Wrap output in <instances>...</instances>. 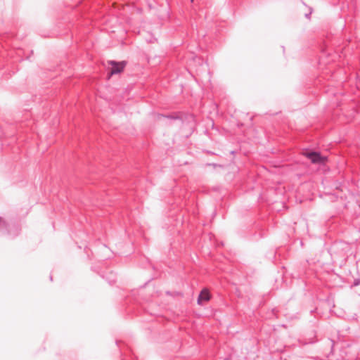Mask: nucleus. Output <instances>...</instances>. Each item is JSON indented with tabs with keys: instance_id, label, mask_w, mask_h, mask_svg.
Returning a JSON list of instances; mask_svg holds the SVG:
<instances>
[{
	"instance_id": "1",
	"label": "nucleus",
	"mask_w": 360,
	"mask_h": 360,
	"mask_svg": "<svg viewBox=\"0 0 360 360\" xmlns=\"http://www.w3.org/2000/svg\"><path fill=\"white\" fill-rule=\"evenodd\" d=\"M21 232L20 224L14 219L7 221L0 217V233L5 235L9 239H14Z\"/></svg>"
},
{
	"instance_id": "2",
	"label": "nucleus",
	"mask_w": 360,
	"mask_h": 360,
	"mask_svg": "<svg viewBox=\"0 0 360 360\" xmlns=\"http://www.w3.org/2000/svg\"><path fill=\"white\" fill-rule=\"evenodd\" d=\"M160 117H165L172 120H180L182 124H184L186 121L191 129L194 128L195 125V116L193 114H186L184 117H181L177 115H165L158 113L157 115V118L160 119Z\"/></svg>"
},
{
	"instance_id": "3",
	"label": "nucleus",
	"mask_w": 360,
	"mask_h": 360,
	"mask_svg": "<svg viewBox=\"0 0 360 360\" xmlns=\"http://www.w3.org/2000/svg\"><path fill=\"white\" fill-rule=\"evenodd\" d=\"M304 156L307 158L311 163L319 165H324L328 160L327 156L323 155L321 152L315 150L305 152Z\"/></svg>"
},
{
	"instance_id": "4",
	"label": "nucleus",
	"mask_w": 360,
	"mask_h": 360,
	"mask_svg": "<svg viewBox=\"0 0 360 360\" xmlns=\"http://www.w3.org/2000/svg\"><path fill=\"white\" fill-rule=\"evenodd\" d=\"M108 64L111 65L112 68L110 71L108 72V79L117 74H120L122 72L127 65V62L125 60L122 61H116V60H108Z\"/></svg>"
},
{
	"instance_id": "5",
	"label": "nucleus",
	"mask_w": 360,
	"mask_h": 360,
	"mask_svg": "<svg viewBox=\"0 0 360 360\" xmlns=\"http://www.w3.org/2000/svg\"><path fill=\"white\" fill-rule=\"evenodd\" d=\"M91 269L98 274L109 285L114 284L117 280V275L112 271L100 272L96 266H91Z\"/></svg>"
},
{
	"instance_id": "6",
	"label": "nucleus",
	"mask_w": 360,
	"mask_h": 360,
	"mask_svg": "<svg viewBox=\"0 0 360 360\" xmlns=\"http://www.w3.org/2000/svg\"><path fill=\"white\" fill-rule=\"evenodd\" d=\"M212 296L209 291V290L206 288H204L200 292L198 298H197V304L198 305L202 306L205 302L210 300Z\"/></svg>"
},
{
	"instance_id": "7",
	"label": "nucleus",
	"mask_w": 360,
	"mask_h": 360,
	"mask_svg": "<svg viewBox=\"0 0 360 360\" xmlns=\"http://www.w3.org/2000/svg\"><path fill=\"white\" fill-rule=\"evenodd\" d=\"M345 248H347V244L345 243L344 241L340 240V241H335L333 243L330 248V254L333 253L341 255L342 252L340 250L343 251Z\"/></svg>"
},
{
	"instance_id": "8",
	"label": "nucleus",
	"mask_w": 360,
	"mask_h": 360,
	"mask_svg": "<svg viewBox=\"0 0 360 360\" xmlns=\"http://www.w3.org/2000/svg\"><path fill=\"white\" fill-rule=\"evenodd\" d=\"M266 236V233L264 230H259L258 233H255L250 236V240L252 241H257Z\"/></svg>"
},
{
	"instance_id": "9",
	"label": "nucleus",
	"mask_w": 360,
	"mask_h": 360,
	"mask_svg": "<svg viewBox=\"0 0 360 360\" xmlns=\"http://www.w3.org/2000/svg\"><path fill=\"white\" fill-rule=\"evenodd\" d=\"M122 360H136V356L131 352V351H129V354L128 355H124L122 353Z\"/></svg>"
},
{
	"instance_id": "10",
	"label": "nucleus",
	"mask_w": 360,
	"mask_h": 360,
	"mask_svg": "<svg viewBox=\"0 0 360 360\" xmlns=\"http://www.w3.org/2000/svg\"><path fill=\"white\" fill-rule=\"evenodd\" d=\"M205 166L212 167L214 169L215 168H221V169H223L224 167V166L223 165L217 164V163H214V162H212V163L207 162V163L205 164Z\"/></svg>"
},
{
	"instance_id": "11",
	"label": "nucleus",
	"mask_w": 360,
	"mask_h": 360,
	"mask_svg": "<svg viewBox=\"0 0 360 360\" xmlns=\"http://www.w3.org/2000/svg\"><path fill=\"white\" fill-rule=\"evenodd\" d=\"M360 284V278H355L353 283L351 285V288L358 286Z\"/></svg>"
},
{
	"instance_id": "12",
	"label": "nucleus",
	"mask_w": 360,
	"mask_h": 360,
	"mask_svg": "<svg viewBox=\"0 0 360 360\" xmlns=\"http://www.w3.org/2000/svg\"><path fill=\"white\" fill-rule=\"evenodd\" d=\"M205 153L207 154L213 155H217L214 152H212V151H210V150H205Z\"/></svg>"
},
{
	"instance_id": "13",
	"label": "nucleus",
	"mask_w": 360,
	"mask_h": 360,
	"mask_svg": "<svg viewBox=\"0 0 360 360\" xmlns=\"http://www.w3.org/2000/svg\"><path fill=\"white\" fill-rule=\"evenodd\" d=\"M152 280V278L149 279L148 281H147L143 285L141 286V288H144L150 281Z\"/></svg>"
},
{
	"instance_id": "14",
	"label": "nucleus",
	"mask_w": 360,
	"mask_h": 360,
	"mask_svg": "<svg viewBox=\"0 0 360 360\" xmlns=\"http://www.w3.org/2000/svg\"><path fill=\"white\" fill-rule=\"evenodd\" d=\"M310 15H311V13H307V14H305V17L309 18Z\"/></svg>"
},
{
	"instance_id": "15",
	"label": "nucleus",
	"mask_w": 360,
	"mask_h": 360,
	"mask_svg": "<svg viewBox=\"0 0 360 360\" xmlns=\"http://www.w3.org/2000/svg\"><path fill=\"white\" fill-rule=\"evenodd\" d=\"M231 153V154H232V155H234V154L236 153V151L232 150V151H231V153Z\"/></svg>"
},
{
	"instance_id": "16",
	"label": "nucleus",
	"mask_w": 360,
	"mask_h": 360,
	"mask_svg": "<svg viewBox=\"0 0 360 360\" xmlns=\"http://www.w3.org/2000/svg\"><path fill=\"white\" fill-rule=\"evenodd\" d=\"M115 343H116V345L120 347L119 342H118L117 340H116Z\"/></svg>"
},
{
	"instance_id": "17",
	"label": "nucleus",
	"mask_w": 360,
	"mask_h": 360,
	"mask_svg": "<svg viewBox=\"0 0 360 360\" xmlns=\"http://www.w3.org/2000/svg\"><path fill=\"white\" fill-rule=\"evenodd\" d=\"M166 293H167V295H171V292H170V291H167V292H166Z\"/></svg>"
},
{
	"instance_id": "18",
	"label": "nucleus",
	"mask_w": 360,
	"mask_h": 360,
	"mask_svg": "<svg viewBox=\"0 0 360 360\" xmlns=\"http://www.w3.org/2000/svg\"><path fill=\"white\" fill-rule=\"evenodd\" d=\"M300 245L301 246H303V242L302 240L300 241Z\"/></svg>"
},
{
	"instance_id": "19",
	"label": "nucleus",
	"mask_w": 360,
	"mask_h": 360,
	"mask_svg": "<svg viewBox=\"0 0 360 360\" xmlns=\"http://www.w3.org/2000/svg\"><path fill=\"white\" fill-rule=\"evenodd\" d=\"M50 280L52 281V276H50Z\"/></svg>"
},
{
	"instance_id": "20",
	"label": "nucleus",
	"mask_w": 360,
	"mask_h": 360,
	"mask_svg": "<svg viewBox=\"0 0 360 360\" xmlns=\"http://www.w3.org/2000/svg\"><path fill=\"white\" fill-rule=\"evenodd\" d=\"M191 3H193L194 1V0H190Z\"/></svg>"
}]
</instances>
